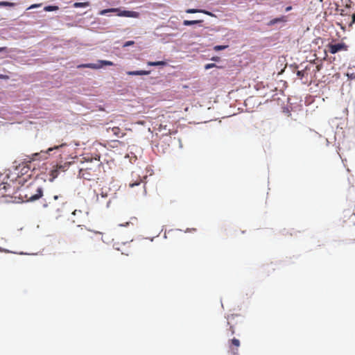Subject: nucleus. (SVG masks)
Here are the masks:
<instances>
[{
  "label": "nucleus",
  "mask_w": 355,
  "mask_h": 355,
  "mask_svg": "<svg viewBox=\"0 0 355 355\" xmlns=\"http://www.w3.org/2000/svg\"><path fill=\"white\" fill-rule=\"evenodd\" d=\"M42 196L43 189L36 182H33L19 190V197L23 201H35Z\"/></svg>",
  "instance_id": "obj_1"
},
{
  "label": "nucleus",
  "mask_w": 355,
  "mask_h": 355,
  "mask_svg": "<svg viewBox=\"0 0 355 355\" xmlns=\"http://www.w3.org/2000/svg\"><path fill=\"white\" fill-rule=\"evenodd\" d=\"M108 12H117V15L119 17H133L138 18L139 13L135 11L123 10L121 11L119 8H109L105 9L100 11V15H104Z\"/></svg>",
  "instance_id": "obj_2"
},
{
  "label": "nucleus",
  "mask_w": 355,
  "mask_h": 355,
  "mask_svg": "<svg viewBox=\"0 0 355 355\" xmlns=\"http://www.w3.org/2000/svg\"><path fill=\"white\" fill-rule=\"evenodd\" d=\"M68 166V164L65 163L62 165L58 164L55 167H53V168L50 171V181H53V180L58 176L60 172L66 171L67 170Z\"/></svg>",
  "instance_id": "obj_3"
},
{
  "label": "nucleus",
  "mask_w": 355,
  "mask_h": 355,
  "mask_svg": "<svg viewBox=\"0 0 355 355\" xmlns=\"http://www.w3.org/2000/svg\"><path fill=\"white\" fill-rule=\"evenodd\" d=\"M99 62L101 64H93V63L83 64L79 65L78 67V68L99 69L103 65H107V66L114 65V63L109 60H100Z\"/></svg>",
  "instance_id": "obj_4"
},
{
  "label": "nucleus",
  "mask_w": 355,
  "mask_h": 355,
  "mask_svg": "<svg viewBox=\"0 0 355 355\" xmlns=\"http://www.w3.org/2000/svg\"><path fill=\"white\" fill-rule=\"evenodd\" d=\"M12 194L10 184L4 182H0V200Z\"/></svg>",
  "instance_id": "obj_5"
},
{
  "label": "nucleus",
  "mask_w": 355,
  "mask_h": 355,
  "mask_svg": "<svg viewBox=\"0 0 355 355\" xmlns=\"http://www.w3.org/2000/svg\"><path fill=\"white\" fill-rule=\"evenodd\" d=\"M329 51L331 54H335L338 51H347V46L345 43H338V44H330L328 46Z\"/></svg>",
  "instance_id": "obj_6"
},
{
  "label": "nucleus",
  "mask_w": 355,
  "mask_h": 355,
  "mask_svg": "<svg viewBox=\"0 0 355 355\" xmlns=\"http://www.w3.org/2000/svg\"><path fill=\"white\" fill-rule=\"evenodd\" d=\"M240 341L237 338H232L229 341V347L233 355H239V347Z\"/></svg>",
  "instance_id": "obj_7"
},
{
  "label": "nucleus",
  "mask_w": 355,
  "mask_h": 355,
  "mask_svg": "<svg viewBox=\"0 0 355 355\" xmlns=\"http://www.w3.org/2000/svg\"><path fill=\"white\" fill-rule=\"evenodd\" d=\"M79 174L80 177L88 180H93L96 176V174L90 168L80 169Z\"/></svg>",
  "instance_id": "obj_8"
},
{
  "label": "nucleus",
  "mask_w": 355,
  "mask_h": 355,
  "mask_svg": "<svg viewBox=\"0 0 355 355\" xmlns=\"http://www.w3.org/2000/svg\"><path fill=\"white\" fill-rule=\"evenodd\" d=\"M186 12L189 14H193V13H197V12H202L205 15L213 16V14L209 11H207L205 10H198V9H194V8H189L186 10Z\"/></svg>",
  "instance_id": "obj_9"
},
{
  "label": "nucleus",
  "mask_w": 355,
  "mask_h": 355,
  "mask_svg": "<svg viewBox=\"0 0 355 355\" xmlns=\"http://www.w3.org/2000/svg\"><path fill=\"white\" fill-rule=\"evenodd\" d=\"M150 73V71L139 70V71H127V74L129 76H141L148 75Z\"/></svg>",
  "instance_id": "obj_10"
},
{
  "label": "nucleus",
  "mask_w": 355,
  "mask_h": 355,
  "mask_svg": "<svg viewBox=\"0 0 355 355\" xmlns=\"http://www.w3.org/2000/svg\"><path fill=\"white\" fill-rule=\"evenodd\" d=\"M150 73V71L139 70V71H127V74L129 76H141L148 75Z\"/></svg>",
  "instance_id": "obj_11"
},
{
  "label": "nucleus",
  "mask_w": 355,
  "mask_h": 355,
  "mask_svg": "<svg viewBox=\"0 0 355 355\" xmlns=\"http://www.w3.org/2000/svg\"><path fill=\"white\" fill-rule=\"evenodd\" d=\"M287 21V17L286 16H282L280 17H277V18H275V19H272V20L270 21L269 22V25H274L277 23H279V22H285Z\"/></svg>",
  "instance_id": "obj_12"
},
{
  "label": "nucleus",
  "mask_w": 355,
  "mask_h": 355,
  "mask_svg": "<svg viewBox=\"0 0 355 355\" xmlns=\"http://www.w3.org/2000/svg\"><path fill=\"white\" fill-rule=\"evenodd\" d=\"M235 316H236V315H229V316H228V318H227V320H228L227 323H228V324H230V332H231V335H233V334H234V333H235V329H234V325L231 323V320H233V319H234V317H235Z\"/></svg>",
  "instance_id": "obj_13"
},
{
  "label": "nucleus",
  "mask_w": 355,
  "mask_h": 355,
  "mask_svg": "<svg viewBox=\"0 0 355 355\" xmlns=\"http://www.w3.org/2000/svg\"><path fill=\"white\" fill-rule=\"evenodd\" d=\"M203 20H184L183 21V25L184 26H191L193 24L202 23Z\"/></svg>",
  "instance_id": "obj_14"
},
{
  "label": "nucleus",
  "mask_w": 355,
  "mask_h": 355,
  "mask_svg": "<svg viewBox=\"0 0 355 355\" xmlns=\"http://www.w3.org/2000/svg\"><path fill=\"white\" fill-rule=\"evenodd\" d=\"M89 6V2H76L73 4L75 8H81V7H88Z\"/></svg>",
  "instance_id": "obj_15"
},
{
  "label": "nucleus",
  "mask_w": 355,
  "mask_h": 355,
  "mask_svg": "<svg viewBox=\"0 0 355 355\" xmlns=\"http://www.w3.org/2000/svg\"><path fill=\"white\" fill-rule=\"evenodd\" d=\"M147 64L148 66H162L165 64V62L164 61H157V62H148Z\"/></svg>",
  "instance_id": "obj_16"
},
{
  "label": "nucleus",
  "mask_w": 355,
  "mask_h": 355,
  "mask_svg": "<svg viewBox=\"0 0 355 355\" xmlns=\"http://www.w3.org/2000/svg\"><path fill=\"white\" fill-rule=\"evenodd\" d=\"M44 10L47 12L55 11L58 10V7L56 6H47L44 7Z\"/></svg>",
  "instance_id": "obj_17"
},
{
  "label": "nucleus",
  "mask_w": 355,
  "mask_h": 355,
  "mask_svg": "<svg viewBox=\"0 0 355 355\" xmlns=\"http://www.w3.org/2000/svg\"><path fill=\"white\" fill-rule=\"evenodd\" d=\"M15 6V3L8 2V1H0V6H10L13 7Z\"/></svg>",
  "instance_id": "obj_18"
},
{
  "label": "nucleus",
  "mask_w": 355,
  "mask_h": 355,
  "mask_svg": "<svg viewBox=\"0 0 355 355\" xmlns=\"http://www.w3.org/2000/svg\"><path fill=\"white\" fill-rule=\"evenodd\" d=\"M112 132L116 136L119 137V135L121 133V129L119 127H113L112 128Z\"/></svg>",
  "instance_id": "obj_19"
},
{
  "label": "nucleus",
  "mask_w": 355,
  "mask_h": 355,
  "mask_svg": "<svg viewBox=\"0 0 355 355\" xmlns=\"http://www.w3.org/2000/svg\"><path fill=\"white\" fill-rule=\"evenodd\" d=\"M227 47V46H226V45H217V46H215L214 47V49L216 51H218L224 50V49H225Z\"/></svg>",
  "instance_id": "obj_20"
},
{
  "label": "nucleus",
  "mask_w": 355,
  "mask_h": 355,
  "mask_svg": "<svg viewBox=\"0 0 355 355\" xmlns=\"http://www.w3.org/2000/svg\"><path fill=\"white\" fill-rule=\"evenodd\" d=\"M65 146H67V144L65 143H63V144H62L60 145H58V146H55L53 148H49L48 149L47 152L52 151L53 150H55V149H58V148H62V147Z\"/></svg>",
  "instance_id": "obj_21"
},
{
  "label": "nucleus",
  "mask_w": 355,
  "mask_h": 355,
  "mask_svg": "<svg viewBox=\"0 0 355 355\" xmlns=\"http://www.w3.org/2000/svg\"><path fill=\"white\" fill-rule=\"evenodd\" d=\"M135 44V42L134 41H127L126 42L124 43V44L123 45V47H126V46H132Z\"/></svg>",
  "instance_id": "obj_22"
},
{
  "label": "nucleus",
  "mask_w": 355,
  "mask_h": 355,
  "mask_svg": "<svg viewBox=\"0 0 355 355\" xmlns=\"http://www.w3.org/2000/svg\"><path fill=\"white\" fill-rule=\"evenodd\" d=\"M304 73H305L304 71H297V76L299 78H302V77L304 76Z\"/></svg>",
  "instance_id": "obj_23"
},
{
  "label": "nucleus",
  "mask_w": 355,
  "mask_h": 355,
  "mask_svg": "<svg viewBox=\"0 0 355 355\" xmlns=\"http://www.w3.org/2000/svg\"><path fill=\"white\" fill-rule=\"evenodd\" d=\"M40 6H41V4H33L31 6H29L27 9L28 10H31V9H33V8H35L40 7Z\"/></svg>",
  "instance_id": "obj_24"
},
{
  "label": "nucleus",
  "mask_w": 355,
  "mask_h": 355,
  "mask_svg": "<svg viewBox=\"0 0 355 355\" xmlns=\"http://www.w3.org/2000/svg\"><path fill=\"white\" fill-rule=\"evenodd\" d=\"M140 182H141V180L139 182H136L134 183H130V187H133L135 186L139 185L140 184Z\"/></svg>",
  "instance_id": "obj_25"
},
{
  "label": "nucleus",
  "mask_w": 355,
  "mask_h": 355,
  "mask_svg": "<svg viewBox=\"0 0 355 355\" xmlns=\"http://www.w3.org/2000/svg\"><path fill=\"white\" fill-rule=\"evenodd\" d=\"M215 66V64H207L206 66H205V69H210L213 67Z\"/></svg>",
  "instance_id": "obj_26"
},
{
  "label": "nucleus",
  "mask_w": 355,
  "mask_h": 355,
  "mask_svg": "<svg viewBox=\"0 0 355 355\" xmlns=\"http://www.w3.org/2000/svg\"><path fill=\"white\" fill-rule=\"evenodd\" d=\"M100 157H101V156H100V155H99V154H96V155H95V157H94V159L95 160H98V161H99V160H100Z\"/></svg>",
  "instance_id": "obj_27"
},
{
  "label": "nucleus",
  "mask_w": 355,
  "mask_h": 355,
  "mask_svg": "<svg viewBox=\"0 0 355 355\" xmlns=\"http://www.w3.org/2000/svg\"><path fill=\"white\" fill-rule=\"evenodd\" d=\"M292 10V6H287L286 8H285V11L286 12H288L290 10Z\"/></svg>",
  "instance_id": "obj_28"
},
{
  "label": "nucleus",
  "mask_w": 355,
  "mask_h": 355,
  "mask_svg": "<svg viewBox=\"0 0 355 355\" xmlns=\"http://www.w3.org/2000/svg\"><path fill=\"white\" fill-rule=\"evenodd\" d=\"M352 21L350 24V25H352V24H354L355 22V13L352 15Z\"/></svg>",
  "instance_id": "obj_29"
},
{
  "label": "nucleus",
  "mask_w": 355,
  "mask_h": 355,
  "mask_svg": "<svg viewBox=\"0 0 355 355\" xmlns=\"http://www.w3.org/2000/svg\"><path fill=\"white\" fill-rule=\"evenodd\" d=\"M6 49V47H1L0 48V52H2Z\"/></svg>",
  "instance_id": "obj_30"
},
{
  "label": "nucleus",
  "mask_w": 355,
  "mask_h": 355,
  "mask_svg": "<svg viewBox=\"0 0 355 355\" xmlns=\"http://www.w3.org/2000/svg\"><path fill=\"white\" fill-rule=\"evenodd\" d=\"M59 197H60V196H57V195H56V196H53V199H54V200H58Z\"/></svg>",
  "instance_id": "obj_31"
},
{
  "label": "nucleus",
  "mask_w": 355,
  "mask_h": 355,
  "mask_svg": "<svg viewBox=\"0 0 355 355\" xmlns=\"http://www.w3.org/2000/svg\"><path fill=\"white\" fill-rule=\"evenodd\" d=\"M77 211H78V210H76H76L73 212V215H76Z\"/></svg>",
  "instance_id": "obj_32"
}]
</instances>
